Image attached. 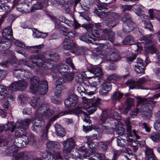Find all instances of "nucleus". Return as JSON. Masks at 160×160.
Segmentation results:
<instances>
[{
  "label": "nucleus",
  "instance_id": "obj_1",
  "mask_svg": "<svg viewBox=\"0 0 160 160\" xmlns=\"http://www.w3.org/2000/svg\"><path fill=\"white\" fill-rule=\"evenodd\" d=\"M31 122L30 119L27 118L18 120L15 124L13 122H8L6 125L5 128L6 131H9L12 132L16 129L14 132L15 138L7 142V145L9 147L8 151L12 153V160H23L26 155L23 152L18 153V148L24 147L29 142H33L35 140L32 134H30L28 137L26 136V129Z\"/></svg>",
  "mask_w": 160,
  "mask_h": 160
},
{
  "label": "nucleus",
  "instance_id": "obj_2",
  "mask_svg": "<svg viewBox=\"0 0 160 160\" xmlns=\"http://www.w3.org/2000/svg\"><path fill=\"white\" fill-rule=\"evenodd\" d=\"M4 58L7 59V60L3 61L1 63L2 67L7 68L11 64H12L13 66L17 68L20 67L22 65H24L33 70L37 74H39V72L48 74L44 71H41V69L45 70L47 69L51 68L53 66L52 63L48 62L47 55L44 54L33 55L30 56L29 59L31 63L29 61L24 59L19 60L17 64L13 52L9 50L6 51L4 54Z\"/></svg>",
  "mask_w": 160,
  "mask_h": 160
},
{
  "label": "nucleus",
  "instance_id": "obj_3",
  "mask_svg": "<svg viewBox=\"0 0 160 160\" xmlns=\"http://www.w3.org/2000/svg\"><path fill=\"white\" fill-rule=\"evenodd\" d=\"M30 104L33 108H38L36 111L34 118L31 119L32 123L33 124L31 128L32 129L36 131L35 126L38 127L43 126L45 124L44 119L49 118L53 113L52 110L50 111L49 113H47L50 109V106L47 104H43V101H41L39 98L35 97H32Z\"/></svg>",
  "mask_w": 160,
  "mask_h": 160
},
{
  "label": "nucleus",
  "instance_id": "obj_4",
  "mask_svg": "<svg viewBox=\"0 0 160 160\" xmlns=\"http://www.w3.org/2000/svg\"><path fill=\"white\" fill-rule=\"evenodd\" d=\"M160 97V93L154 95L152 98L148 100L147 99L141 97H137V108L132 110L131 116L134 118L136 117L139 111L143 113V114L147 119H149L152 115V109L156 102L153 99Z\"/></svg>",
  "mask_w": 160,
  "mask_h": 160
},
{
  "label": "nucleus",
  "instance_id": "obj_5",
  "mask_svg": "<svg viewBox=\"0 0 160 160\" xmlns=\"http://www.w3.org/2000/svg\"><path fill=\"white\" fill-rule=\"evenodd\" d=\"M96 5L98 9H95L94 12L101 18L104 19L103 24L110 28L115 26L117 23L116 20L119 17L118 14L114 12H106L105 10L102 11L103 9L107 10L106 7V3H105L97 2Z\"/></svg>",
  "mask_w": 160,
  "mask_h": 160
},
{
  "label": "nucleus",
  "instance_id": "obj_6",
  "mask_svg": "<svg viewBox=\"0 0 160 160\" xmlns=\"http://www.w3.org/2000/svg\"><path fill=\"white\" fill-rule=\"evenodd\" d=\"M82 27L85 28L89 33L84 34L79 37V39L88 43H92L90 40L92 39L94 41L99 39V34L98 31L101 29V24L99 23L88 24H83Z\"/></svg>",
  "mask_w": 160,
  "mask_h": 160
},
{
  "label": "nucleus",
  "instance_id": "obj_7",
  "mask_svg": "<svg viewBox=\"0 0 160 160\" xmlns=\"http://www.w3.org/2000/svg\"><path fill=\"white\" fill-rule=\"evenodd\" d=\"M47 148L49 150L53 151L54 152L53 155L48 151L42 152L41 153L42 158L45 160H61L62 157L59 149L61 146L58 142H57L49 141L46 144Z\"/></svg>",
  "mask_w": 160,
  "mask_h": 160
},
{
  "label": "nucleus",
  "instance_id": "obj_8",
  "mask_svg": "<svg viewBox=\"0 0 160 160\" xmlns=\"http://www.w3.org/2000/svg\"><path fill=\"white\" fill-rule=\"evenodd\" d=\"M97 108L94 104L91 103L87 106H80L76 107L74 109L69 110L66 114H81L84 117L83 121L86 123H91L89 115L95 112Z\"/></svg>",
  "mask_w": 160,
  "mask_h": 160
},
{
  "label": "nucleus",
  "instance_id": "obj_9",
  "mask_svg": "<svg viewBox=\"0 0 160 160\" xmlns=\"http://www.w3.org/2000/svg\"><path fill=\"white\" fill-rule=\"evenodd\" d=\"M88 71L83 72L81 73H78L75 77L76 82L79 84H82L86 78L90 79L94 76H89L88 74L90 73L94 74H98V76H100L102 74V70L101 68L97 66L89 64L87 67Z\"/></svg>",
  "mask_w": 160,
  "mask_h": 160
},
{
  "label": "nucleus",
  "instance_id": "obj_10",
  "mask_svg": "<svg viewBox=\"0 0 160 160\" xmlns=\"http://www.w3.org/2000/svg\"><path fill=\"white\" fill-rule=\"evenodd\" d=\"M39 79L36 76L32 77L31 79V85L30 86V91L32 93H36L38 90L39 93L41 94H45L47 92L48 89V82L44 80L40 82V85L38 88Z\"/></svg>",
  "mask_w": 160,
  "mask_h": 160
},
{
  "label": "nucleus",
  "instance_id": "obj_11",
  "mask_svg": "<svg viewBox=\"0 0 160 160\" xmlns=\"http://www.w3.org/2000/svg\"><path fill=\"white\" fill-rule=\"evenodd\" d=\"M75 142L73 138H70L62 142L63 152L64 155L68 158L72 157L73 159H76L78 158L83 159L85 157V156H77L76 157V154H78L76 152L74 153L72 152V151L73 150V148L75 145Z\"/></svg>",
  "mask_w": 160,
  "mask_h": 160
},
{
  "label": "nucleus",
  "instance_id": "obj_12",
  "mask_svg": "<svg viewBox=\"0 0 160 160\" xmlns=\"http://www.w3.org/2000/svg\"><path fill=\"white\" fill-rule=\"evenodd\" d=\"M47 56H48L47 60H48V62L52 63L53 66L51 68L46 70L51 69L52 72H54L56 69L54 62H56L59 60V56L57 53L50 54ZM56 69L57 74L58 73L63 76L68 73V71H70V69L66 65L62 64H60L57 66Z\"/></svg>",
  "mask_w": 160,
  "mask_h": 160
},
{
  "label": "nucleus",
  "instance_id": "obj_13",
  "mask_svg": "<svg viewBox=\"0 0 160 160\" xmlns=\"http://www.w3.org/2000/svg\"><path fill=\"white\" fill-rule=\"evenodd\" d=\"M142 30H138V34H139L140 36L139 40L144 45L145 52L147 53H150L151 54L155 53L157 49L153 46L154 43L152 40L153 35L150 34L145 37L142 35Z\"/></svg>",
  "mask_w": 160,
  "mask_h": 160
},
{
  "label": "nucleus",
  "instance_id": "obj_14",
  "mask_svg": "<svg viewBox=\"0 0 160 160\" xmlns=\"http://www.w3.org/2000/svg\"><path fill=\"white\" fill-rule=\"evenodd\" d=\"M97 55L94 52L92 53V58L94 59H99V58L102 59L112 62H117L120 59V57L118 52L117 50L114 48H112L110 50V52L108 54H106L105 56L101 53H98Z\"/></svg>",
  "mask_w": 160,
  "mask_h": 160
},
{
  "label": "nucleus",
  "instance_id": "obj_15",
  "mask_svg": "<svg viewBox=\"0 0 160 160\" xmlns=\"http://www.w3.org/2000/svg\"><path fill=\"white\" fill-rule=\"evenodd\" d=\"M143 8V7L141 4L137 5L136 8L134 10V12L138 16L140 17L142 22L144 24L145 28L149 30L150 31H153V26L148 19V16L144 13L142 10Z\"/></svg>",
  "mask_w": 160,
  "mask_h": 160
},
{
  "label": "nucleus",
  "instance_id": "obj_16",
  "mask_svg": "<svg viewBox=\"0 0 160 160\" xmlns=\"http://www.w3.org/2000/svg\"><path fill=\"white\" fill-rule=\"evenodd\" d=\"M8 89L7 87L0 84V100L7 98V101H3L2 102L3 107L7 109H9L10 105L8 102H12L15 100L14 97L8 94Z\"/></svg>",
  "mask_w": 160,
  "mask_h": 160
},
{
  "label": "nucleus",
  "instance_id": "obj_17",
  "mask_svg": "<svg viewBox=\"0 0 160 160\" xmlns=\"http://www.w3.org/2000/svg\"><path fill=\"white\" fill-rule=\"evenodd\" d=\"M121 20L124 22L127 23V25H126L123 28V31L121 33L118 32L117 34L121 37L123 36L126 33H128L132 31L133 29L135 26V23L132 21L131 16L128 13H126L121 19Z\"/></svg>",
  "mask_w": 160,
  "mask_h": 160
},
{
  "label": "nucleus",
  "instance_id": "obj_18",
  "mask_svg": "<svg viewBox=\"0 0 160 160\" xmlns=\"http://www.w3.org/2000/svg\"><path fill=\"white\" fill-rule=\"evenodd\" d=\"M115 129L117 133L120 136L118 137L117 138V145L120 147L124 148L126 144L128 145L127 143L126 142V140L127 141V138H128L126 137V140L120 137V136H122L125 131V129L123 123L120 122H118L116 125Z\"/></svg>",
  "mask_w": 160,
  "mask_h": 160
},
{
  "label": "nucleus",
  "instance_id": "obj_19",
  "mask_svg": "<svg viewBox=\"0 0 160 160\" xmlns=\"http://www.w3.org/2000/svg\"><path fill=\"white\" fill-rule=\"evenodd\" d=\"M62 45L63 48L66 50H69L72 47L71 52L76 55L82 54L83 51L82 48L77 47L76 45L72 43V40L67 37L63 40Z\"/></svg>",
  "mask_w": 160,
  "mask_h": 160
},
{
  "label": "nucleus",
  "instance_id": "obj_20",
  "mask_svg": "<svg viewBox=\"0 0 160 160\" xmlns=\"http://www.w3.org/2000/svg\"><path fill=\"white\" fill-rule=\"evenodd\" d=\"M28 83L24 80H19L13 82L9 86V89L12 91H22L28 86Z\"/></svg>",
  "mask_w": 160,
  "mask_h": 160
},
{
  "label": "nucleus",
  "instance_id": "obj_21",
  "mask_svg": "<svg viewBox=\"0 0 160 160\" xmlns=\"http://www.w3.org/2000/svg\"><path fill=\"white\" fill-rule=\"evenodd\" d=\"M3 38L8 40L7 41L3 42V47L4 48H8L11 45L10 39H11L12 38V28L11 27L4 28L2 32Z\"/></svg>",
  "mask_w": 160,
  "mask_h": 160
},
{
  "label": "nucleus",
  "instance_id": "obj_22",
  "mask_svg": "<svg viewBox=\"0 0 160 160\" xmlns=\"http://www.w3.org/2000/svg\"><path fill=\"white\" fill-rule=\"evenodd\" d=\"M146 81L147 79L143 77L139 79L137 82L132 79L128 80L126 82L125 84L129 86V89H139V86L144 84Z\"/></svg>",
  "mask_w": 160,
  "mask_h": 160
},
{
  "label": "nucleus",
  "instance_id": "obj_23",
  "mask_svg": "<svg viewBox=\"0 0 160 160\" xmlns=\"http://www.w3.org/2000/svg\"><path fill=\"white\" fill-rule=\"evenodd\" d=\"M13 75L18 79L23 77L28 79L30 78L31 74L28 70L16 68L13 69Z\"/></svg>",
  "mask_w": 160,
  "mask_h": 160
},
{
  "label": "nucleus",
  "instance_id": "obj_24",
  "mask_svg": "<svg viewBox=\"0 0 160 160\" xmlns=\"http://www.w3.org/2000/svg\"><path fill=\"white\" fill-rule=\"evenodd\" d=\"M56 27L58 29V30L61 33L63 34L64 35L66 36L68 38H70L74 37L75 35V32L74 31H71L69 32L68 29L65 28L62 25L59 24L56 25Z\"/></svg>",
  "mask_w": 160,
  "mask_h": 160
},
{
  "label": "nucleus",
  "instance_id": "obj_25",
  "mask_svg": "<svg viewBox=\"0 0 160 160\" xmlns=\"http://www.w3.org/2000/svg\"><path fill=\"white\" fill-rule=\"evenodd\" d=\"M78 96L75 94H71L64 101L66 107H70L75 106L78 102Z\"/></svg>",
  "mask_w": 160,
  "mask_h": 160
},
{
  "label": "nucleus",
  "instance_id": "obj_26",
  "mask_svg": "<svg viewBox=\"0 0 160 160\" xmlns=\"http://www.w3.org/2000/svg\"><path fill=\"white\" fill-rule=\"evenodd\" d=\"M126 125L127 126V131L129 136H131L136 139H139L140 138L139 135L140 133L137 131L133 130L132 133L133 136H132V126L130 124V122L128 119H127L125 122Z\"/></svg>",
  "mask_w": 160,
  "mask_h": 160
},
{
  "label": "nucleus",
  "instance_id": "obj_27",
  "mask_svg": "<svg viewBox=\"0 0 160 160\" xmlns=\"http://www.w3.org/2000/svg\"><path fill=\"white\" fill-rule=\"evenodd\" d=\"M102 35V39L105 40L107 37L109 40L112 42H114V33L111 29L105 28L103 30Z\"/></svg>",
  "mask_w": 160,
  "mask_h": 160
},
{
  "label": "nucleus",
  "instance_id": "obj_28",
  "mask_svg": "<svg viewBox=\"0 0 160 160\" xmlns=\"http://www.w3.org/2000/svg\"><path fill=\"white\" fill-rule=\"evenodd\" d=\"M112 88V85L108 82L103 83L101 88L99 90V93L101 95H105L108 93Z\"/></svg>",
  "mask_w": 160,
  "mask_h": 160
},
{
  "label": "nucleus",
  "instance_id": "obj_29",
  "mask_svg": "<svg viewBox=\"0 0 160 160\" xmlns=\"http://www.w3.org/2000/svg\"><path fill=\"white\" fill-rule=\"evenodd\" d=\"M59 79H57L55 84L56 86V88L55 89L54 93L56 97L59 98L62 95L61 91L62 88L61 84L64 81L62 79H60V81H59Z\"/></svg>",
  "mask_w": 160,
  "mask_h": 160
},
{
  "label": "nucleus",
  "instance_id": "obj_30",
  "mask_svg": "<svg viewBox=\"0 0 160 160\" xmlns=\"http://www.w3.org/2000/svg\"><path fill=\"white\" fill-rule=\"evenodd\" d=\"M76 150H77L78 151V152H77L76 151L75 152L78 153V154H76V157L77 156H85V157L83 159L77 158L76 159H74L75 160H77L78 159L82 160L85 158L88 159L91 157V156H89V154H88V151L86 148L84 146H81L78 148H76Z\"/></svg>",
  "mask_w": 160,
  "mask_h": 160
},
{
  "label": "nucleus",
  "instance_id": "obj_31",
  "mask_svg": "<svg viewBox=\"0 0 160 160\" xmlns=\"http://www.w3.org/2000/svg\"><path fill=\"white\" fill-rule=\"evenodd\" d=\"M50 110H52V112L53 113L52 115L51 116H52L53 115V114H56V113H57L58 114L55 115V116L52 117L50 119L49 122H53V121H55L57 118H58L59 116H62L63 115L65 114H66V113H67L69 110L67 111H64L63 113H62L59 112V110L58 108H53L52 109L50 110L49 109L48 112H47V113H50Z\"/></svg>",
  "mask_w": 160,
  "mask_h": 160
},
{
  "label": "nucleus",
  "instance_id": "obj_32",
  "mask_svg": "<svg viewBox=\"0 0 160 160\" xmlns=\"http://www.w3.org/2000/svg\"><path fill=\"white\" fill-rule=\"evenodd\" d=\"M148 13L150 19L153 20L156 18L160 22V10L150 9L149 10Z\"/></svg>",
  "mask_w": 160,
  "mask_h": 160
},
{
  "label": "nucleus",
  "instance_id": "obj_33",
  "mask_svg": "<svg viewBox=\"0 0 160 160\" xmlns=\"http://www.w3.org/2000/svg\"><path fill=\"white\" fill-rule=\"evenodd\" d=\"M109 118H108L107 115V112L106 111H102L100 116V119L99 121V123L102 125V126L105 127V128L107 129V126H105L107 123L109 122Z\"/></svg>",
  "mask_w": 160,
  "mask_h": 160
},
{
  "label": "nucleus",
  "instance_id": "obj_34",
  "mask_svg": "<svg viewBox=\"0 0 160 160\" xmlns=\"http://www.w3.org/2000/svg\"><path fill=\"white\" fill-rule=\"evenodd\" d=\"M92 4L91 2L83 0L79 3V9L81 10L87 11L90 9V7Z\"/></svg>",
  "mask_w": 160,
  "mask_h": 160
},
{
  "label": "nucleus",
  "instance_id": "obj_35",
  "mask_svg": "<svg viewBox=\"0 0 160 160\" xmlns=\"http://www.w3.org/2000/svg\"><path fill=\"white\" fill-rule=\"evenodd\" d=\"M13 8L12 6V7H10L7 4H5L2 6V11H3V12H4L5 13H2L3 15L0 19V25L3 22L4 18H6L7 13L10 12Z\"/></svg>",
  "mask_w": 160,
  "mask_h": 160
},
{
  "label": "nucleus",
  "instance_id": "obj_36",
  "mask_svg": "<svg viewBox=\"0 0 160 160\" xmlns=\"http://www.w3.org/2000/svg\"><path fill=\"white\" fill-rule=\"evenodd\" d=\"M20 0H14L13 1V4L12 7L13 8L15 6H16L17 9L19 12L22 13L28 12H30L29 9H22V7H20V4H22L21 2H19Z\"/></svg>",
  "mask_w": 160,
  "mask_h": 160
},
{
  "label": "nucleus",
  "instance_id": "obj_37",
  "mask_svg": "<svg viewBox=\"0 0 160 160\" xmlns=\"http://www.w3.org/2000/svg\"><path fill=\"white\" fill-rule=\"evenodd\" d=\"M56 133L58 136L60 137H63L65 136L66 133L65 129L60 125L57 124L55 125Z\"/></svg>",
  "mask_w": 160,
  "mask_h": 160
},
{
  "label": "nucleus",
  "instance_id": "obj_38",
  "mask_svg": "<svg viewBox=\"0 0 160 160\" xmlns=\"http://www.w3.org/2000/svg\"><path fill=\"white\" fill-rule=\"evenodd\" d=\"M112 140H109L104 142H100L98 144V146L101 150L103 151H106L110 145Z\"/></svg>",
  "mask_w": 160,
  "mask_h": 160
},
{
  "label": "nucleus",
  "instance_id": "obj_39",
  "mask_svg": "<svg viewBox=\"0 0 160 160\" xmlns=\"http://www.w3.org/2000/svg\"><path fill=\"white\" fill-rule=\"evenodd\" d=\"M90 74H92L93 75V76H94L92 78H96L97 79V80H98V81H97V82L96 81H93L90 84V87L93 88V90L94 91H96L97 90V87L99 84H100V79L99 78V77H101L102 74V75L100 76H98L97 75H98V74H94L93 73H90Z\"/></svg>",
  "mask_w": 160,
  "mask_h": 160
},
{
  "label": "nucleus",
  "instance_id": "obj_40",
  "mask_svg": "<svg viewBox=\"0 0 160 160\" xmlns=\"http://www.w3.org/2000/svg\"><path fill=\"white\" fill-rule=\"evenodd\" d=\"M63 76H64L63 79H62V78H58L57 79H59V81H60V79H62L64 81L63 82H65V81H70L73 79L74 74L73 72L68 71V73H66Z\"/></svg>",
  "mask_w": 160,
  "mask_h": 160
},
{
  "label": "nucleus",
  "instance_id": "obj_41",
  "mask_svg": "<svg viewBox=\"0 0 160 160\" xmlns=\"http://www.w3.org/2000/svg\"><path fill=\"white\" fill-rule=\"evenodd\" d=\"M134 99L132 98H129L128 99L127 103V108L122 112V113L125 115H127L129 109L134 105Z\"/></svg>",
  "mask_w": 160,
  "mask_h": 160
},
{
  "label": "nucleus",
  "instance_id": "obj_42",
  "mask_svg": "<svg viewBox=\"0 0 160 160\" xmlns=\"http://www.w3.org/2000/svg\"><path fill=\"white\" fill-rule=\"evenodd\" d=\"M92 156L90 157L88 159L89 160H104L105 156L103 154H99L96 153L94 154H92Z\"/></svg>",
  "mask_w": 160,
  "mask_h": 160
},
{
  "label": "nucleus",
  "instance_id": "obj_43",
  "mask_svg": "<svg viewBox=\"0 0 160 160\" xmlns=\"http://www.w3.org/2000/svg\"><path fill=\"white\" fill-rule=\"evenodd\" d=\"M123 96V94L119 92H114L111 96L112 102L114 103L116 101H119Z\"/></svg>",
  "mask_w": 160,
  "mask_h": 160
},
{
  "label": "nucleus",
  "instance_id": "obj_44",
  "mask_svg": "<svg viewBox=\"0 0 160 160\" xmlns=\"http://www.w3.org/2000/svg\"><path fill=\"white\" fill-rule=\"evenodd\" d=\"M158 130H160V129ZM150 138L155 142H158L160 139V131L159 132L151 133L149 136Z\"/></svg>",
  "mask_w": 160,
  "mask_h": 160
},
{
  "label": "nucleus",
  "instance_id": "obj_45",
  "mask_svg": "<svg viewBox=\"0 0 160 160\" xmlns=\"http://www.w3.org/2000/svg\"><path fill=\"white\" fill-rule=\"evenodd\" d=\"M32 35L33 37L36 38H44L48 36V33H43L35 29L34 31H33Z\"/></svg>",
  "mask_w": 160,
  "mask_h": 160
},
{
  "label": "nucleus",
  "instance_id": "obj_46",
  "mask_svg": "<svg viewBox=\"0 0 160 160\" xmlns=\"http://www.w3.org/2000/svg\"><path fill=\"white\" fill-rule=\"evenodd\" d=\"M134 40L133 38L131 35L127 36L122 42L123 45H132L134 43Z\"/></svg>",
  "mask_w": 160,
  "mask_h": 160
},
{
  "label": "nucleus",
  "instance_id": "obj_47",
  "mask_svg": "<svg viewBox=\"0 0 160 160\" xmlns=\"http://www.w3.org/2000/svg\"><path fill=\"white\" fill-rule=\"evenodd\" d=\"M127 142L128 146H130L133 147V149L134 152H136L138 150L137 146V142L133 141L132 138H127Z\"/></svg>",
  "mask_w": 160,
  "mask_h": 160
},
{
  "label": "nucleus",
  "instance_id": "obj_48",
  "mask_svg": "<svg viewBox=\"0 0 160 160\" xmlns=\"http://www.w3.org/2000/svg\"><path fill=\"white\" fill-rule=\"evenodd\" d=\"M44 45L42 44L34 46L27 47V48L32 53H36L38 52V49L42 48Z\"/></svg>",
  "mask_w": 160,
  "mask_h": 160
},
{
  "label": "nucleus",
  "instance_id": "obj_49",
  "mask_svg": "<svg viewBox=\"0 0 160 160\" xmlns=\"http://www.w3.org/2000/svg\"><path fill=\"white\" fill-rule=\"evenodd\" d=\"M51 123L50 122H49L46 125L45 131L43 132L42 134L41 138L42 140H46L48 139L47 134L48 132V130L50 128Z\"/></svg>",
  "mask_w": 160,
  "mask_h": 160
},
{
  "label": "nucleus",
  "instance_id": "obj_50",
  "mask_svg": "<svg viewBox=\"0 0 160 160\" xmlns=\"http://www.w3.org/2000/svg\"><path fill=\"white\" fill-rule=\"evenodd\" d=\"M28 97L26 94H22L18 96L19 100L22 104L26 103L28 101Z\"/></svg>",
  "mask_w": 160,
  "mask_h": 160
},
{
  "label": "nucleus",
  "instance_id": "obj_51",
  "mask_svg": "<svg viewBox=\"0 0 160 160\" xmlns=\"http://www.w3.org/2000/svg\"><path fill=\"white\" fill-rule=\"evenodd\" d=\"M110 47V44L109 42H106V44L100 43L98 45V47L95 48V50L96 52H99L100 51L104 50V49L108 48Z\"/></svg>",
  "mask_w": 160,
  "mask_h": 160
},
{
  "label": "nucleus",
  "instance_id": "obj_52",
  "mask_svg": "<svg viewBox=\"0 0 160 160\" xmlns=\"http://www.w3.org/2000/svg\"><path fill=\"white\" fill-rule=\"evenodd\" d=\"M89 150L92 153L96 150L97 145L93 142L87 141Z\"/></svg>",
  "mask_w": 160,
  "mask_h": 160
},
{
  "label": "nucleus",
  "instance_id": "obj_53",
  "mask_svg": "<svg viewBox=\"0 0 160 160\" xmlns=\"http://www.w3.org/2000/svg\"><path fill=\"white\" fill-rule=\"evenodd\" d=\"M145 69V66L144 65H135L134 70L136 72L138 73H143Z\"/></svg>",
  "mask_w": 160,
  "mask_h": 160
},
{
  "label": "nucleus",
  "instance_id": "obj_54",
  "mask_svg": "<svg viewBox=\"0 0 160 160\" xmlns=\"http://www.w3.org/2000/svg\"><path fill=\"white\" fill-rule=\"evenodd\" d=\"M22 48H22L21 49H19L16 48L15 50L18 53L20 54L23 55L25 57H26L28 56V51H27V50H28V49L27 48V47L24 49Z\"/></svg>",
  "mask_w": 160,
  "mask_h": 160
},
{
  "label": "nucleus",
  "instance_id": "obj_55",
  "mask_svg": "<svg viewBox=\"0 0 160 160\" xmlns=\"http://www.w3.org/2000/svg\"><path fill=\"white\" fill-rule=\"evenodd\" d=\"M43 7L42 3L40 2H37L35 4H34L32 8L30 9H29L30 11H33L38 9H40Z\"/></svg>",
  "mask_w": 160,
  "mask_h": 160
},
{
  "label": "nucleus",
  "instance_id": "obj_56",
  "mask_svg": "<svg viewBox=\"0 0 160 160\" xmlns=\"http://www.w3.org/2000/svg\"><path fill=\"white\" fill-rule=\"evenodd\" d=\"M153 127L156 130L160 129V120H157L155 121ZM157 150L158 152L160 153V146L158 148Z\"/></svg>",
  "mask_w": 160,
  "mask_h": 160
},
{
  "label": "nucleus",
  "instance_id": "obj_57",
  "mask_svg": "<svg viewBox=\"0 0 160 160\" xmlns=\"http://www.w3.org/2000/svg\"><path fill=\"white\" fill-rule=\"evenodd\" d=\"M50 2L53 5L58 6L59 5H63L65 3L64 0H50Z\"/></svg>",
  "mask_w": 160,
  "mask_h": 160
},
{
  "label": "nucleus",
  "instance_id": "obj_58",
  "mask_svg": "<svg viewBox=\"0 0 160 160\" xmlns=\"http://www.w3.org/2000/svg\"><path fill=\"white\" fill-rule=\"evenodd\" d=\"M93 99H88L86 97H84L82 98V102L83 103L86 105V106H88L92 103Z\"/></svg>",
  "mask_w": 160,
  "mask_h": 160
},
{
  "label": "nucleus",
  "instance_id": "obj_59",
  "mask_svg": "<svg viewBox=\"0 0 160 160\" xmlns=\"http://www.w3.org/2000/svg\"><path fill=\"white\" fill-rule=\"evenodd\" d=\"M133 5H123L120 7V8L123 12H124L127 11L131 10L133 8Z\"/></svg>",
  "mask_w": 160,
  "mask_h": 160
},
{
  "label": "nucleus",
  "instance_id": "obj_60",
  "mask_svg": "<svg viewBox=\"0 0 160 160\" xmlns=\"http://www.w3.org/2000/svg\"><path fill=\"white\" fill-rule=\"evenodd\" d=\"M110 117L116 120H119L121 119L120 115L117 112L115 111L111 113Z\"/></svg>",
  "mask_w": 160,
  "mask_h": 160
},
{
  "label": "nucleus",
  "instance_id": "obj_61",
  "mask_svg": "<svg viewBox=\"0 0 160 160\" xmlns=\"http://www.w3.org/2000/svg\"><path fill=\"white\" fill-rule=\"evenodd\" d=\"M146 148L145 153L147 157H150L154 155L153 151L151 148L147 147H146Z\"/></svg>",
  "mask_w": 160,
  "mask_h": 160
},
{
  "label": "nucleus",
  "instance_id": "obj_62",
  "mask_svg": "<svg viewBox=\"0 0 160 160\" xmlns=\"http://www.w3.org/2000/svg\"><path fill=\"white\" fill-rule=\"evenodd\" d=\"M86 138L87 139V141L92 142V141L97 139V134H93L92 135L86 136Z\"/></svg>",
  "mask_w": 160,
  "mask_h": 160
},
{
  "label": "nucleus",
  "instance_id": "obj_63",
  "mask_svg": "<svg viewBox=\"0 0 160 160\" xmlns=\"http://www.w3.org/2000/svg\"><path fill=\"white\" fill-rule=\"evenodd\" d=\"M153 71L157 78L160 80V68L157 67L153 69Z\"/></svg>",
  "mask_w": 160,
  "mask_h": 160
},
{
  "label": "nucleus",
  "instance_id": "obj_64",
  "mask_svg": "<svg viewBox=\"0 0 160 160\" xmlns=\"http://www.w3.org/2000/svg\"><path fill=\"white\" fill-rule=\"evenodd\" d=\"M14 42L15 45L19 48H23L25 47V44L19 40H16Z\"/></svg>",
  "mask_w": 160,
  "mask_h": 160
}]
</instances>
